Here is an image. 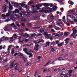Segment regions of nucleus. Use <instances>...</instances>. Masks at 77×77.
<instances>
[{
  "label": "nucleus",
  "mask_w": 77,
  "mask_h": 77,
  "mask_svg": "<svg viewBox=\"0 0 77 77\" xmlns=\"http://www.w3.org/2000/svg\"><path fill=\"white\" fill-rule=\"evenodd\" d=\"M72 72V70H69L68 71V73H69L70 77L72 76V75H71Z\"/></svg>",
  "instance_id": "nucleus-14"
},
{
  "label": "nucleus",
  "mask_w": 77,
  "mask_h": 77,
  "mask_svg": "<svg viewBox=\"0 0 77 77\" xmlns=\"http://www.w3.org/2000/svg\"><path fill=\"white\" fill-rule=\"evenodd\" d=\"M57 8L56 6H54L53 8V11H55L57 9Z\"/></svg>",
  "instance_id": "nucleus-21"
},
{
  "label": "nucleus",
  "mask_w": 77,
  "mask_h": 77,
  "mask_svg": "<svg viewBox=\"0 0 77 77\" xmlns=\"http://www.w3.org/2000/svg\"><path fill=\"white\" fill-rule=\"evenodd\" d=\"M24 32V30H22V29H20L18 31V32L16 31V32Z\"/></svg>",
  "instance_id": "nucleus-29"
},
{
  "label": "nucleus",
  "mask_w": 77,
  "mask_h": 77,
  "mask_svg": "<svg viewBox=\"0 0 77 77\" xmlns=\"http://www.w3.org/2000/svg\"><path fill=\"white\" fill-rule=\"evenodd\" d=\"M1 16L3 18H5V17H6V15L5 14H2Z\"/></svg>",
  "instance_id": "nucleus-34"
},
{
  "label": "nucleus",
  "mask_w": 77,
  "mask_h": 77,
  "mask_svg": "<svg viewBox=\"0 0 77 77\" xmlns=\"http://www.w3.org/2000/svg\"><path fill=\"white\" fill-rule=\"evenodd\" d=\"M9 9H10V10H12L13 9V7H12V6L11 5V3L10 2L9 3Z\"/></svg>",
  "instance_id": "nucleus-12"
},
{
  "label": "nucleus",
  "mask_w": 77,
  "mask_h": 77,
  "mask_svg": "<svg viewBox=\"0 0 77 77\" xmlns=\"http://www.w3.org/2000/svg\"><path fill=\"white\" fill-rule=\"evenodd\" d=\"M11 54H14L15 53V51H14V48H12L11 50Z\"/></svg>",
  "instance_id": "nucleus-19"
},
{
  "label": "nucleus",
  "mask_w": 77,
  "mask_h": 77,
  "mask_svg": "<svg viewBox=\"0 0 77 77\" xmlns=\"http://www.w3.org/2000/svg\"><path fill=\"white\" fill-rule=\"evenodd\" d=\"M18 39L19 40V42H20L21 43H23V42L24 41V40H21V38L20 37H19L18 38Z\"/></svg>",
  "instance_id": "nucleus-11"
},
{
  "label": "nucleus",
  "mask_w": 77,
  "mask_h": 77,
  "mask_svg": "<svg viewBox=\"0 0 77 77\" xmlns=\"http://www.w3.org/2000/svg\"><path fill=\"white\" fill-rule=\"evenodd\" d=\"M70 40V38H67L65 40V42L66 44H68L69 42V41Z\"/></svg>",
  "instance_id": "nucleus-10"
},
{
  "label": "nucleus",
  "mask_w": 77,
  "mask_h": 77,
  "mask_svg": "<svg viewBox=\"0 0 77 77\" xmlns=\"http://www.w3.org/2000/svg\"><path fill=\"white\" fill-rule=\"evenodd\" d=\"M39 5H37L36 6L37 7V10L39 9H40V8H39V7H38V6H39Z\"/></svg>",
  "instance_id": "nucleus-47"
},
{
  "label": "nucleus",
  "mask_w": 77,
  "mask_h": 77,
  "mask_svg": "<svg viewBox=\"0 0 77 77\" xmlns=\"http://www.w3.org/2000/svg\"><path fill=\"white\" fill-rule=\"evenodd\" d=\"M69 22L71 24H74L73 21H71V20H69Z\"/></svg>",
  "instance_id": "nucleus-42"
},
{
  "label": "nucleus",
  "mask_w": 77,
  "mask_h": 77,
  "mask_svg": "<svg viewBox=\"0 0 77 77\" xmlns=\"http://www.w3.org/2000/svg\"><path fill=\"white\" fill-rule=\"evenodd\" d=\"M68 3L71 5H73L74 4V2H73L70 1H69Z\"/></svg>",
  "instance_id": "nucleus-18"
},
{
  "label": "nucleus",
  "mask_w": 77,
  "mask_h": 77,
  "mask_svg": "<svg viewBox=\"0 0 77 77\" xmlns=\"http://www.w3.org/2000/svg\"><path fill=\"white\" fill-rule=\"evenodd\" d=\"M45 36H46L47 37H48V36H50V34L48 35V34H47V33L45 32Z\"/></svg>",
  "instance_id": "nucleus-31"
},
{
  "label": "nucleus",
  "mask_w": 77,
  "mask_h": 77,
  "mask_svg": "<svg viewBox=\"0 0 77 77\" xmlns=\"http://www.w3.org/2000/svg\"><path fill=\"white\" fill-rule=\"evenodd\" d=\"M58 60H63V58L62 57H60L58 58Z\"/></svg>",
  "instance_id": "nucleus-39"
},
{
  "label": "nucleus",
  "mask_w": 77,
  "mask_h": 77,
  "mask_svg": "<svg viewBox=\"0 0 77 77\" xmlns=\"http://www.w3.org/2000/svg\"><path fill=\"white\" fill-rule=\"evenodd\" d=\"M21 21H25V18L24 17H22L21 18Z\"/></svg>",
  "instance_id": "nucleus-41"
},
{
  "label": "nucleus",
  "mask_w": 77,
  "mask_h": 77,
  "mask_svg": "<svg viewBox=\"0 0 77 77\" xmlns=\"http://www.w3.org/2000/svg\"><path fill=\"white\" fill-rule=\"evenodd\" d=\"M26 13L29 14V11H26V12L24 11H22L21 12L20 15H21V16H22V15H24Z\"/></svg>",
  "instance_id": "nucleus-7"
},
{
  "label": "nucleus",
  "mask_w": 77,
  "mask_h": 77,
  "mask_svg": "<svg viewBox=\"0 0 77 77\" xmlns=\"http://www.w3.org/2000/svg\"><path fill=\"white\" fill-rule=\"evenodd\" d=\"M2 9L3 11V13H5L6 12V5H3L2 6Z\"/></svg>",
  "instance_id": "nucleus-5"
},
{
  "label": "nucleus",
  "mask_w": 77,
  "mask_h": 77,
  "mask_svg": "<svg viewBox=\"0 0 77 77\" xmlns=\"http://www.w3.org/2000/svg\"><path fill=\"white\" fill-rule=\"evenodd\" d=\"M1 40H2V41H4L5 40V37H3L2 38H0Z\"/></svg>",
  "instance_id": "nucleus-27"
},
{
  "label": "nucleus",
  "mask_w": 77,
  "mask_h": 77,
  "mask_svg": "<svg viewBox=\"0 0 77 77\" xmlns=\"http://www.w3.org/2000/svg\"><path fill=\"white\" fill-rule=\"evenodd\" d=\"M50 18L52 19H53V18H54V16L52 15H51L50 17Z\"/></svg>",
  "instance_id": "nucleus-45"
},
{
  "label": "nucleus",
  "mask_w": 77,
  "mask_h": 77,
  "mask_svg": "<svg viewBox=\"0 0 77 77\" xmlns=\"http://www.w3.org/2000/svg\"><path fill=\"white\" fill-rule=\"evenodd\" d=\"M51 31L52 32H56V31H54V30L53 29H51Z\"/></svg>",
  "instance_id": "nucleus-56"
},
{
  "label": "nucleus",
  "mask_w": 77,
  "mask_h": 77,
  "mask_svg": "<svg viewBox=\"0 0 77 77\" xmlns=\"http://www.w3.org/2000/svg\"><path fill=\"white\" fill-rule=\"evenodd\" d=\"M33 57V55H30L29 57V58H30V57Z\"/></svg>",
  "instance_id": "nucleus-61"
},
{
  "label": "nucleus",
  "mask_w": 77,
  "mask_h": 77,
  "mask_svg": "<svg viewBox=\"0 0 77 77\" xmlns=\"http://www.w3.org/2000/svg\"><path fill=\"white\" fill-rule=\"evenodd\" d=\"M56 43L57 44H59V41L57 40L56 41Z\"/></svg>",
  "instance_id": "nucleus-55"
},
{
  "label": "nucleus",
  "mask_w": 77,
  "mask_h": 77,
  "mask_svg": "<svg viewBox=\"0 0 77 77\" xmlns=\"http://www.w3.org/2000/svg\"><path fill=\"white\" fill-rule=\"evenodd\" d=\"M40 32L41 33H42V32H44V29L41 30L40 31Z\"/></svg>",
  "instance_id": "nucleus-54"
},
{
  "label": "nucleus",
  "mask_w": 77,
  "mask_h": 77,
  "mask_svg": "<svg viewBox=\"0 0 77 77\" xmlns=\"http://www.w3.org/2000/svg\"><path fill=\"white\" fill-rule=\"evenodd\" d=\"M23 40H24V42L25 41V42H28V41H29V39H23Z\"/></svg>",
  "instance_id": "nucleus-43"
},
{
  "label": "nucleus",
  "mask_w": 77,
  "mask_h": 77,
  "mask_svg": "<svg viewBox=\"0 0 77 77\" xmlns=\"http://www.w3.org/2000/svg\"><path fill=\"white\" fill-rule=\"evenodd\" d=\"M63 45V43H61L60 44H59L58 45V46L60 47H61V46H62V45Z\"/></svg>",
  "instance_id": "nucleus-26"
},
{
  "label": "nucleus",
  "mask_w": 77,
  "mask_h": 77,
  "mask_svg": "<svg viewBox=\"0 0 77 77\" xmlns=\"http://www.w3.org/2000/svg\"><path fill=\"white\" fill-rule=\"evenodd\" d=\"M11 77H15V75H14V74H13L11 76Z\"/></svg>",
  "instance_id": "nucleus-64"
},
{
  "label": "nucleus",
  "mask_w": 77,
  "mask_h": 77,
  "mask_svg": "<svg viewBox=\"0 0 77 77\" xmlns=\"http://www.w3.org/2000/svg\"><path fill=\"white\" fill-rule=\"evenodd\" d=\"M66 24L67 26H70V24L69 23H66Z\"/></svg>",
  "instance_id": "nucleus-60"
},
{
  "label": "nucleus",
  "mask_w": 77,
  "mask_h": 77,
  "mask_svg": "<svg viewBox=\"0 0 77 77\" xmlns=\"http://www.w3.org/2000/svg\"><path fill=\"white\" fill-rule=\"evenodd\" d=\"M32 4V2H29L28 3V4L29 5H31Z\"/></svg>",
  "instance_id": "nucleus-63"
},
{
  "label": "nucleus",
  "mask_w": 77,
  "mask_h": 77,
  "mask_svg": "<svg viewBox=\"0 0 77 77\" xmlns=\"http://www.w3.org/2000/svg\"><path fill=\"white\" fill-rule=\"evenodd\" d=\"M20 12V11L18 9H16L13 12V13L14 15H15V13H17L18 14Z\"/></svg>",
  "instance_id": "nucleus-9"
},
{
  "label": "nucleus",
  "mask_w": 77,
  "mask_h": 77,
  "mask_svg": "<svg viewBox=\"0 0 77 77\" xmlns=\"http://www.w3.org/2000/svg\"><path fill=\"white\" fill-rule=\"evenodd\" d=\"M70 11H71L72 12H74L75 11V10L74 9H73L72 10H70Z\"/></svg>",
  "instance_id": "nucleus-49"
},
{
  "label": "nucleus",
  "mask_w": 77,
  "mask_h": 77,
  "mask_svg": "<svg viewBox=\"0 0 77 77\" xmlns=\"http://www.w3.org/2000/svg\"><path fill=\"white\" fill-rule=\"evenodd\" d=\"M50 42H46V44L45 45V47H48L49 45H50Z\"/></svg>",
  "instance_id": "nucleus-15"
},
{
  "label": "nucleus",
  "mask_w": 77,
  "mask_h": 77,
  "mask_svg": "<svg viewBox=\"0 0 77 77\" xmlns=\"http://www.w3.org/2000/svg\"><path fill=\"white\" fill-rule=\"evenodd\" d=\"M15 24L14 23L10 24L7 25L5 26V27L4 28V30L5 32H9V31H11L12 30V27L13 26H14Z\"/></svg>",
  "instance_id": "nucleus-1"
},
{
  "label": "nucleus",
  "mask_w": 77,
  "mask_h": 77,
  "mask_svg": "<svg viewBox=\"0 0 77 77\" xmlns=\"http://www.w3.org/2000/svg\"><path fill=\"white\" fill-rule=\"evenodd\" d=\"M45 9L46 10L44 11V12L45 14L49 13V12H51L53 11V9L48 7H45Z\"/></svg>",
  "instance_id": "nucleus-2"
},
{
  "label": "nucleus",
  "mask_w": 77,
  "mask_h": 77,
  "mask_svg": "<svg viewBox=\"0 0 77 77\" xmlns=\"http://www.w3.org/2000/svg\"><path fill=\"white\" fill-rule=\"evenodd\" d=\"M10 18L12 21H15V18L14 16H10Z\"/></svg>",
  "instance_id": "nucleus-17"
},
{
  "label": "nucleus",
  "mask_w": 77,
  "mask_h": 77,
  "mask_svg": "<svg viewBox=\"0 0 77 77\" xmlns=\"http://www.w3.org/2000/svg\"><path fill=\"white\" fill-rule=\"evenodd\" d=\"M24 36L25 38H28V37H29V35L27 33H26L24 34Z\"/></svg>",
  "instance_id": "nucleus-20"
},
{
  "label": "nucleus",
  "mask_w": 77,
  "mask_h": 77,
  "mask_svg": "<svg viewBox=\"0 0 77 77\" xmlns=\"http://www.w3.org/2000/svg\"><path fill=\"white\" fill-rule=\"evenodd\" d=\"M25 65L26 66H28V65H29V66H30V65H31V64L30 63H26Z\"/></svg>",
  "instance_id": "nucleus-30"
},
{
  "label": "nucleus",
  "mask_w": 77,
  "mask_h": 77,
  "mask_svg": "<svg viewBox=\"0 0 77 77\" xmlns=\"http://www.w3.org/2000/svg\"><path fill=\"white\" fill-rule=\"evenodd\" d=\"M28 50L27 48H24L23 49V51H27Z\"/></svg>",
  "instance_id": "nucleus-37"
},
{
  "label": "nucleus",
  "mask_w": 77,
  "mask_h": 77,
  "mask_svg": "<svg viewBox=\"0 0 77 77\" xmlns=\"http://www.w3.org/2000/svg\"><path fill=\"white\" fill-rule=\"evenodd\" d=\"M50 6V7H53V4H52V3H51V4H50L49 5Z\"/></svg>",
  "instance_id": "nucleus-44"
},
{
  "label": "nucleus",
  "mask_w": 77,
  "mask_h": 77,
  "mask_svg": "<svg viewBox=\"0 0 77 77\" xmlns=\"http://www.w3.org/2000/svg\"><path fill=\"white\" fill-rule=\"evenodd\" d=\"M17 35H16V34H14L13 36V37L14 38H17Z\"/></svg>",
  "instance_id": "nucleus-33"
},
{
  "label": "nucleus",
  "mask_w": 77,
  "mask_h": 77,
  "mask_svg": "<svg viewBox=\"0 0 77 77\" xmlns=\"http://www.w3.org/2000/svg\"><path fill=\"white\" fill-rule=\"evenodd\" d=\"M55 50H55V49H54V48H52L51 49V51L53 52H54V51H55Z\"/></svg>",
  "instance_id": "nucleus-48"
},
{
  "label": "nucleus",
  "mask_w": 77,
  "mask_h": 77,
  "mask_svg": "<svg viewBox=\"0 0 77 77\" xmlns=\"http://www.w3.org/2000/svg\"><path fill=\"white\" fill-rule=\"evenodd\" d=\"M10 21V19H7V20H5V22H8V21Z\"/></svg>",
  "instance_id": "nucleus-53"
},
{
  "label": "nucleus",
  "mask_w": 77,
  "mask_h": 77,
  "mask_svg": "<svg viewBox=\"0 0 77 77\" xmlns=\"http://www.w3.org/2000/svg\"><path fill=\"white\" fill-rule=\"evenodd\" d=\"M51 61H49L48 63L46 64L45 65H44L45 66L47 65H48V64H49V63H50Z\"/></svg>",
  "instance_id": "nucleus-40"
},
{
  "label": "nucleus",
  "mask_w": 77,
  "mask_h": 77,
  "mask_svg": "<svg viewBox=\"0 0 77 77\" xmlns=\"http://www.w3.org/2000/svg\"><path fill=\"white\" fill-rule=\"evenodd\" d=\"M18 6L19 7H20V8H22V4L21 3H19L18 4Z\"/></svg>",
  "instance_id": "nucleus-32"
},
{
  "label": "nucleus",
  "mask_w": 77,
  "mask_h": 77,
  "mask_svg": "<svg viewBox=\"0 0 77 77\" xmlns=\"http://www.w3.org/2000/svg\"><path fill=\"white\" fill-rule=\"evenodd\" d=\"M38 47H39L38 45H36L35 47L34 48V50L35 51H38Z\"/></svg>",
  "instance_id": "nucleus-13"
},
{
  "label": "nucleus",
  "mask_w": 77,
  "mask_h": 77,
  "mask_svg": "<svg viewBox=\"0 0 77 77\" xmlns=\"http://www.w3.org/2000/svg\"><path fill=\"white\" fill-rule=\"evenodd\" d=\"M41 58V57L40 56H38V58H37V59L38 60H39V59H40V58Z\"/></svg>",
  "instance_id": "nucleus-57"
},
{
  "label": "nucleus",
  "mask_w": 77,
  "mask_h": 77,
  "mask_svg": "<svg viewBox=\"0 0 77 77\" xmlns=\"http://www.w3.org/2000/svg\"><path fill=\"white\" fill-rule=\"evenodd\" d=\"M31 36H36V34L35 33L32 34Z\"/></svg>",
  "instance_id": "nucleus-52"
},
{
  "label": "nucleus",
  "mask_w": 77,
  "mask_h": 77,
  "mask_svg": "<svg viewBox=\"0 0 77 77\" xmlns=\"http://www.w3.org/2000/svg\"><path fill=\"white\" fill-rule=\"evenodd\" d=\"M1 44V41H0V45ZM3 48V46L1 45L0 46V50H2V49Z\"/></svg>",
  "instance_id": "nucleus-36"
},
{
  "label": "nucleus",
  "mask_w": 77,
  "mask_h": 77,
  "mask_svg": "<svg viewBox=\"0 0 77 77\" xmlns=\"http://www.w3.org/2000/svg\"><path fill=\"white\" fill-rule=\"evenodd\" d=\"M42 42V40L38 39V43H40Z\"/></svg>",
  "instance_id": "nucleus-38"
},
{
  "label": "nucleus",
  "mask_w": 77,
  "mask_h": 77,
  "mask_svg": "<svg viewBox=\"0 0 77 77\" xmlns=\"http://www.w3.org/2000/svg\"><path fill=\"white\" fill-rule=\"evenodd\" d=\"M10 14H11V13H10V12H9L7 13L5 15L6 16V17H9V15H10Z\"/></svg>",
  "instance_id": "nucleus-24"
},
{
  "label": "nucleus",
  "mask_w": 77,
  "mask_h": 77,
  "mask_svg": "<svg viewBox=\"0 0 77 77\" xmlns=\"http://www.w3.org/2000/svg\"><path fill=\"white\" fill-rule=\"evenodd\" d=\"M39 6V7L42 6H44L45 7H47V6H49V4L48 3H42L41 4L38 5Z\"/></svg>",
  "instance_id": "nucleus-4"
},
{
  "label": "nucleus",
  "mask_w": 77,
  "mask_h": 77,
  "mask_svg": "<svg viewBox=\"0 0 77 77\" xmlns=\"http://www.w3.org/2000/svg\"><path fill=\"white\" fill-rule=\"evenodd\" d=\"M19 35H20V36H24V34L23 33H21V34H19Z\"/></svg>",
  "instance_id": "nucleus-46"
},
{
  "label": "nucleus",
  "mask_w": 77,
  "mask_h": 77,
  "mask_svg": "<svg viewBox=\"0 0 77 77\" xmlns=\"http://www.w3.org/2000/svg\"><path fill=\"white\" fill-rule=\"evenodd\" d=\"M54 28L57 30H60V28H59L58 27H57V26L55 27Z\"/></svg>",
  "instance_id": "nucleus-23"
},
{
  "label": "nucleus",
  "mask_w": 77,
  "mask_h": 77,
  "mask_svg": "<svg viewBox=\"0 0 77 77\" xmlns=\"http://www.w3.org/2000/svg\"><path fill=\"white\" fill-rule=\"evenodd\" d=\"M11 64H10V66H11V67L9 68L8 69H7L8 70V69H11V68H12L13 67V64H14V61H12L11 62Z\"/></svg>",
  "instance_id": "nucleus-8"
},
{
  "label": "nucleus",
  "mask_w": 77,
  "mask_h": 77,
  "mask_svg": "<svg viewBox=\"0 0 77 77\" xmlns=\"http://www.w3.org/2000/svg\"><path fill=\"white\" fill-rule=\"evenodd\" d=\"M12 47H13L12 45H9V46H8V48L7 49V50L8 51H9L10 50V48H11Z\"/></svg>",
  "instance_id": "nucleus-28"
},
{
  "label": "nucleus",
  "mask_w": 77,
  "mask_h": 77,
  "mask_svg": "<svg viewBox=\"0 0 77 77\" xmlns=\"http://www.w3.org/2000/svg\"><path fill=\"white\" fill-rule=\"evenodd\" d=\"M76 33H77V27H75L73 29V34H72L71 36H74V34L75 35Z\"/></svg>",
  "instance_id": "nucleus-3"
},
{
  "label": "nucleus",
  "mask_w": 77,
  "mask_h": 77,
  "mask_svg": "<svg viewBox=\"0 0 77 77\" xmlns=\"http://www.w3.org/2000/svg\"><path fill=\"white\" fill-rule=\"evenodd\" d=\"M57 24L58 26L61 27H63V26H64V24H63L62 22H58L57 23Z\"/></svg>",
  "instance_id": "nucleus-6"
},
{
  "label": "nucleus",
  "mask_w": 77,
  "mask_h": 77,
  "mask_svg": "<svg viewBox=\"0 0 77 77\" xmlns=\"http://www.w3.org/2000/svg\"><path fill=\"white\" fill-rule=\"evenodd\" d=\"M9 38L8 37H5V40H9Z\"/></svg>",
  "instance_id": "nucleus-62"
},
{
  "label": "nucleus",
  "mask_w": 77,
  "mask_h": 77,
  "mask_svg": "<svg viewBox=\"0 0 77 77\" xmlns=\"http://www.w3.org/2000/svg\"><path fill=\"white\" fill-rule=\"evenodd\" d=\"M23 60L25 62H26V61L27 60V59L26 58H23Z\"/></svg>",
  "instance_id": "nucleus-58"
},
{
  "label": "nucleus",
  "mask_w": 77,
  "mask_h": 77,
  "mask_svg": "<svg viewBox=\"0 0 77 77\" xmlns=\"http://www.w3.org/2000/svg\"><path fill=\"white\" fill-rule=\"evenodd\" d=\"M18 6V3H14V6L15 7H17Z\"/></svg>",
  "instance_id": "nucleus-35"
},
{
  "label": "nucleus",
  "mask_w": 77,
  "mask_h": 77,
  "mask_svg": "<svg viewBox=\"0 0 77 77\" xmlns=\"http://www.w3.org/2000/svg\"><path fill=\"white\" fill-rule=\"evenodd\" d=\"M54 44H55V42H52L51 43V45H53V46H54Z\"/></svg>",
  "instance_id": "nucleus-50"
},
{
  "label": "nucleus",
  "mask_w": 77,
  "mask_h": 77,
  "mask_svg": "<svg viewBox=\"0 0 77 77\" xmlns=\"http://www.w3.org/2000/svg\"><path fill=\"white\" fill-rule=\"evenodd\" d=\"M17 66H18V65L16 66L14 70L15 71H16V70H17Z\"/></svg>",
  "instance_id": "nucleus-51"
},
{
  "label": "nucleus",
  "mask_w": 77,
  "mask_h": 77,
  "mask_svg": "<svg viewBox=\"0 0 77 77\" xmlns=\"http://www.w3.org/2000/svg\"><path fill=\"white\" fill-rule=\"evenodd\" d=\"M69 32H64V35L65 36H68L69 35Z\"/></svg>",
  "instance_id": "nucleus-16"
},
{
  "label": "nucleus",
  "mask_w": 77,
  "mask_h": 77,
  "mask_svg": "<svg viewBox=\"0 0 77 77\" xmlns=\"http://www.w3.org/2000/svg\"><path fill=\"white\" fill-rule=\"evenodd\" d=\"M56 1H57V2H59L60 3H62V2H63V0H55Z\"/></svg>",
  "instance_id": "nucleus-22"
},
{
  "label": "nucleus",
  "mask_w": 77,
  "mask_h": 77,
  "mask_svg": "<svg viewBox=\"0 0 77 77\" xmlns=\"http://www.w3.org/2000/svg\"><path fill=\"white\" fill-rule=\"evenodd\" d=\"M73 21H74V22H75V23H77V20H76L75 19H74V20H73Z\"/></svg>",
  "instance_id": "nucleus-59"
},
{
  "label": "nucleus",
  "mask_w": 77,
  "mask_h": 77,
  "mask_svg": "<svg viewBox=\"0 0 77 77\" xmlns=\"http://www.w3.org/2000/svg\"><path fill=\"white\" fill-rule=\"evenodd\" d=\"M18 54L19 56H23V54L21 53H19Z\"/></svg>",
  "instance_id": "nucleus-25"
}]
</instances>
